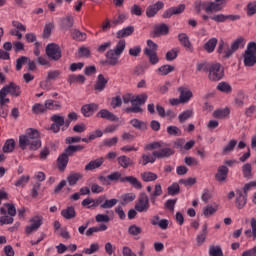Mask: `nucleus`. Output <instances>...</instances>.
<instances>
[{"label": "nucleus", "instance_id": "obj_1", "mask_svg": "<svg viewBox=\"0 0 256 256\" xmlns=\"http://www.w3.org/2000/svg\"><path fill=\"white\" fill-rule=\"evenodd\" d=\"M19 147L25 151V149H30V151H37L41 147V136L39 131L29 128L26 130L24 135L19 137Z\"/></svg>", "mask_w": 256, "mask_h": 256}, {"label": "nucleus", "instance_id": "obj_2", "mask_svg": "<svg viewBox=\"0 0 256 256\" xmlns=\"http://www.w3.org/2000/svg\"><path fill=\"white\" fill-rule=\"evenodd\" d=\"M147 98H148V96L145 93L137 95V96H133L131 94H125L123 96V102L132 104V107L127 108L128 112L142 113L143 109H141V105H144V103L147 101Z\"/></svg>", "mask_w": 256, "mask_h": 256}, {"label": "nucleus", "instance_id": "obj_3", "mask_svg": "<svg viewBox=\"0 0 256 256\" xmlns=\"http://www.w3.org/2000/svg\"><path fill=\"white\" fill-rule=\"evenodd\" d=\"M153 149H160L153 152L156 159H165V157H171L173 155V149L165 147L161 142H153L144 146V151H153Z\"/></svg>", "mask_w": 256, "mask_h": 256}, {"label": "nucleus", "instance_id": "obj_4", "mask_svg": "<svg viewBox=\"0 0 256 256\" xmlns=\"http://www.w3.org/2000/svg\"><path fill=\"white\" fill-rule=\"evenodd\" d=\"M126 45L127 43L125 42V40H119L115 48L110 49L106 53L108 65L115 66L117 65V63H119V57H121V54L123 53V51H125Z\"/></svg>", "mask_w": 256, "mask_h": 256}, {"label": "nucleus", "instance_id": "obj_5", "mask_svg": "<svg viewBox=\"0 0 256 256\" xmlns=\"http://www.w3.org/2000/svg\"><path fill=\"white\" fill-rule=\"evenodd\" d=\"M0 214L3 215L0 217V225H11L13 224V217L17 215V209L13 203H6L5 207L0 208Z\"/></svg>", "mask_w": 256, "mask_h": 256}, {"label": "nucleus", "instance_id": "obj_6", "mask_svg": "<svg viewBox=\"0 0 256 256\" xmlns=\"http://www.w3.org/2000/svg\"><path fill=\"white\" fill-rule=\"evenodd\" d=\"M227 5V0H215V2H202L197 6L198 13H201V10L206 13H217L223 11V8Z\"/></svg>", "mask_w": 256, "mask_h": 256}, {"label": "nucleus", "instance_id": "obj_7", "mask_svg": "<svg viewBox=\"0 0 256 256\" xmlns=\"http://www.w3.org/2000/svg\"><path fill=\"white\" fill-rule=\"evenodd\" d=\"M223 77H225V67L219 62H212L208 70L209 81L217 83V81H221Z\"/></svg>", "mask_w": 256, "mask_h": 256}, {"label": "nucleus", "instance_id": "obj_8", "mask_svg": "<svg viewBox=\"0 0 256 256\" xmlns=\"http://www.w3.org/2000/svg\"><path fill=\"white\" fill-rule=\"evenodd\" d=\"M7 95H12V97H19L21 95V87L17 86L15 83H10L4 86L0 90V98L3 103H9V98Z\"/></svg>", "mask_w": 256, "mask_h": 256}, {"label": "nucleus", "instance_id": "obj_9", "mask_svg": "<svg viewBox=\"0 0 256 256\" xmlns=\"http://www.w3.org/2000/svg\"><path fill=\"white\" fill-rule=\"evenodd\" d=\"M51 121L53 124L51 125L50 129L53 133H59V131H65V129L69 128V121H65V117L59 114H54L51 116Z\"/></svg>", "mask_w": 256, "mask_h": 256}, {"label": "nucleus", "instance_id": "obj_10", "mask_svg": "<svg viewBox=\"0 0 256 256\" xmlns=\"http://www.w3.org/2000/svg\"><path fill=\"white\" fill-rule=\"evenodd\" d=\"M256 63V43L250 42L244 53V65L246 67H253Z\"/></svg>", "mask_w": 256, "mask_h": 256}, {"label": "nucleus", "instance_id": "obj_11", "mask_svg": "<svg viewBox=\"0 0 256 256\" xmlns=\"http://www.w3.org/2000/svg\"><path fill=\"white\" fill-rule=\"evenodd\" d=\"M149 207H151L149 204V196L145 193H141L135 203V210L138 211V213H147Z\"/></svg>", "mask_w": 256, "mask_h": 256}, {"label": "nucleus", "instance_id": "obj_12", "mask_svg": "<svg viewBox=\"0 0 256 256\" xmlns=\"http://www.w3.org/2000/svg\"><path fill=\"white\" fill-rule=\"evenodd\" d=\"M46 55L52 61H59L61 58V48L55 43L48 44L46 47Z\"/></svg>", "mask_w": 256, "mask_h": 256}, {"label": "nucleus", "instance_id": "obj_13", "mask_svg": "<svg viewBox=\"0 0 256 256\" xmlns=\"http://www.w3.org/2000/svg\"><path fill=\"white\" fill-rule=\"evenodd\" d=\"M229 175V168L225 165H221L218 167L217 172L215 174V179L218 183H225L227 181V177Z\"/></svg>", "mask_w": 256, "mask_h": 256}, {"label": "nucleus", "instance_id": "obj_14", "mask_svg": "<svg viewBox=\"0 0 256 256\" xmlns=\"http://www.w3.org/2000/svg\"><path fill=\"white\" fill-rule=\"evenodd\" d=\"M121 183H129L134 187V189H137L138 191H141L143 189V184L139 179H137L134 176H126L120 179Z\"/></svg>", "mask_w": 256, "mask_h": 256}, {"label": "nucleus", "instance_id": "obj_15", "mask_svg": "<svg viewBox=\"0 0 256 256\" xmlns=\"http://www.w3.org/2000/svg\"><path fill=\"white\" fill-rule=\"evenodd\" d=\"M163 7H165V3L161 1H158L155 4L148 6L146 9L147 17H155V14L159 13V11L163 9Z\"/></svg>", "mask_w": 256, "mask_h": 256}, {"label": "nucleus", "instance_id": "obj_16", "mask_svg": "<svg viewBox=\"0 0 256 256\" xmlns=\"http://www.w3.org/2000/svg\"><path fill=\"white\" fill-rule=\"evenodd\" d=\"M236 195V207L243 209L247 205V194H244L242 190H236Z\"/></svg>", "mask_w": 256, "mask_h": 256}, {"label": "nucleus", "instance_id": "obj_17", "mask_svg": "<svg viewBox=\"0 0 256 256\" xmlns=\"http://www.w3.org/2000/svg\"><path fill=\"white\" fill-rule=\"evenodd\" d=\"M97 109H99V105L91 103L82 106L81 111L84 117H92L93 113H95Z\"/></svg>", "mask_w": 256, "mask_h": 256}, {"label": "nucleus", "instance_id": "obj_18", "mask_svg": "<svg viewBox=\"0 0 256 256\" xmlns=\"http://www.w3.org/2000/svg\"><path fill=\"white\" fill-rule=\"evenodd\" d=\"M178 39L186 49V51H189L190 53H193V45H191V41H189V36L185 33H181L178 35Z\"/></svg>", "mask_w": 256, "mask_h": 256}, {"label": "nucleus", "instance_id": "obj_19", "mask_svg": "<svg viewBox=\"0 0 256 256\" xmlns=\"http://www.w3.org/2000/svg\"><path fill=\"white\" fill-rule=\"evenodd\" d=\"M97 117L100 119H106L107 121H119V118L107 109H102L97 113Z\"/></svg>", "mask_w": 256, "mask_h": 256}, {"label": "nucleus", "instance_id": "obj_20", "mask_svg": "<svg viewBox=\"0 0 256 256\" xmlns=\"http://www.w3.org/2000/svg\"><path fill=\"white\" fill-rule=\"evenodd\" d=\"M103 163H105V159L103 157L92 160L85 166V171H93L94 169H99Z\"/></svg>", "mask_w": 256, "mask_h": 256}, {"label": "nucleus", "instance_id": "obj_21", "mask_svg": "<svg viewBox=\"0 0 256 256\" xmlns=\"http://www.w3.org/2000/svg\"><path fill=\"white\" fill-rule=\"evenodd\" d=\"M108 81L109 80L107 78H105V76H103V74L98 75L96 83L94 85L95 91H103V89H105Z\"/></svg>", "mask_w": 256, "mask_h": 256}, {"label": "nucleus", "instance_id": "obj_22", "mask_svg": "<svg viewBox=\"0 0 256 256\" xmlns=\"http://www.w3.org/2000/svg\"><path fill=\"white\" fill-rule=\"evenodd\" d=\"M59 171H65L67 168V163H69V154L66 152L60 155L57 159Z\"/></svg>", "mask_w": 256, "mask_h": 256}, {"label": "nucleus", "instance_id": "obj_23", "mask_svg": "<svg viewBox=\"0 0 256 256\" xmlns=\"http://www.w3.org/2000/svg\"><path fill=\"white\" fill-rule=\"evenodd\" d=\"M134 32H135V27L127 26L126 28L119 30L116 33V37H117V39H123L125 37H129V36L133 35Z\"/></svg>", "mask_w": 256, "mask_h": 256}, {"label": "nucleus", "instance_id": "obj_24", "mask_svg": "<svg viewBox=\"0 0 256 256\" xmlns=\"http://www.w3.org/2000/svg\"><path fill=\"white\" fill-rule=\"evenodd\" d=\"M108 227L106 224H100L99 226H93L86 230V237H92L94 233H99L101 231H107Z\"/></svg>", "mask_w": 256, "mask_h": 256}, {"label": "nucleus", "instance_id": "obj_25", "mask_svg": "<svg viewBox=\"0 0 256 256\" xmlns=\"http://www.w3.org/2000/svg\"><path fill=\"white\" fill-rule=\"evenodd\" d=\"M179 91L181 103H189L191 97H193V92L187 88H180Z\"/></svg>", "mask_w": 256, "mask_h": 256}, {"label": "nucleus", "instance_id": "obj_26", "mask_svg": "<svg viewBox=\"0 0 256 256\" xmlns=\"http://www.w3.org/2000/svg\"><path fill=\"white\" fill-rule=\"evenodd\" d=\"M46 111H61V102L55 100H46Z\"/></svg>", "mask_w": 256, "mask_h": 256}, {"label": "nucleus", "instance_id": "obj_27", "mask_svg": "<svg viewBox=\"0 0 256 256\" xmlns=\"http://www.w3.org/2000/svg\"><path fill=\"white\" fill-rule=\"evenodd\" d=\"M62 217L64 219H75L77 217V213L75 212V207L69 206L61 211Z\"/></svg>", "mask_w": 256, "mask_h": 256}, {"label": "nucleus", "instance_id": "obj_28", "mask_svg": "<svg viewBox=\"0 0 256 256\" xmlns=\"http://www.w3.org/2000/svg\"><path fill=\"white\" fill-rule=\"evenodd\" d=\"M169 33V26L166 24H160L155 26L154 35L155 37H161V35H167Z\"/></svg>", "mask_w": 256, "mask_h": 256}, {"label": "nucleus", "instance_id": "obj_29", "mask_svg": "<svg viewBox=\"0 0 256 256\" xmlns=\"http://www.w3.org/2000/svg\"><path fill=\"white\" fill-rule=\"evenodd\" d=\"M156 159L157 158L155 157V155H153V153L152 154H142V157L139 160V164L143 165V166L149 165V163H155Z\"/></svg>", "mask_w": 256, "mask_h": 256}, {"label": "nucleus", "instance_id": "obj_30", "mask_svg": "<svg viewBox=\"0 0 256 256\" xmlns=\"http://www.w3.org/2000/svg\"><path fill=\"white\" fill-rule=\"evenodd\" d=\"M130 125H132L134 129H138V131H145V129H147V123L137 118L130 120Z\"/></svg>", "mask_w": 256, "mask_h": 256}, {"label": "nucleus", "instance_id": "obj_31", "mask_svg": "<svg viewBox=\"0 0 256 256\" xmlns=\"http://www.w3.org/2000/svg\"><path fill=\"white\" fill-rule=\"evenodd\" d=\"M245 43H247V41L245 40V38L243 37H239L236 40H234L231 44V48L233 49V51H237L239 49H243V47H245Z\"/></svg>", "mask_w": 256, "mask_h": 256}, {"label": "nucleus", "instance_id": "obj_32", "mask_svg": "<svg viewBox=\"0 0 256 256\" xmlns=\"http://www.w3.org/2000/svg\"><path fill=\"white\" fill-rule=\"evenodd\" d=\"M62 27H64L65 29H71V27H73V23H75V18L73 17V15L68 14L66 15V17L62 18Z\"/></svg>", "mask_w": 256, "mask_h": 256}, {"label": "nucleus", "instance_id": "obj_33", "mask_svg": "<svg viewBox=\"0 0 256 256\" xmlns=\"http://www.w3.org/2000/svg\"><path fill=\"white\" fill-rule=\"evenodd\" d=\"M173 71H175V66L169 64L163 65L157 69V73L162 76L169 75V73H173Z\"/></svg>", "mask_w": 256, "mask_h": 256}, {"label": "nucleus", "instance_id": "obj_34", "mask_svg": "<svg viewBox=\"0 0 256 256\" xmlns=\"http://www.w3.org/2000/svg\"><path fill=\"white\" fill-rule=\"evenodd\" d=\"M72 39H75V41H86L87 40V34L85 32H81L77 29H74L71 31Z\"/></svg>", "mask_w": 256, "mask_h": 256}, {"label": "nucleus", "instance_id": "obj_35", "mask_svg": "<svg viewBox=\"0 0 256 256\" xmlns=\"http://www.w3.org/2000/svg\"><path fill=\"white\" fill-rule=\"evenodd\" d=\"M82 178H83V174L82 173L72 172L67 177V181H68L69 185L73 186V185H77V181H79V179H82Z\"/></svg>", "mask_w": 256, "mask_h": 256}, {"label": "nucleus", "instance_id": "obj_36", "mask_svg": "<svg viewBox=\"0 0 256 256\" xmlns=\"http://www.w3.org/2000/svg\"><path fill=\"white\" fill-rule=\"evenodd\" d=\"M217 38H211L205 45L204 49L207 53H213L215 51V47H217Z\"/></svg>", "mask_w": 256, "mask_h": 256}, {"label": "nucleus", "instance_id": "obj_37", "mask_svg": "<svg viewBox=\"0 0 256 256\" xmlns=\"http://www.w3.org/2000/svg\"><path fill=\"white\" fill-rule=\"evenodd\" d=\"M207 239V223L202 226V233L198 234L196 241L199 245H203L204 241Z\"/></svg>", "mask_w": 256, "mask_h": 256}, {"label": "nucleus", "instance_id": "obj_38", "mask_svg": "<svg viewBox=\"0 0 256 256\" xmlns=\"http://www.w3.org/2000/svg\"><path fill=\"white\" fill-rule=\"evenodd\" d=\"M157 174L153 172H144L141 174L142 181H145V183H149L151 181H157Z\"/></svg>", "mask_w": 256, "mask_h": 256}, {"label": "nucleus", "instance_id": "obj_39", "mask_svg": "<svg viewBox=\"0 0 256 256\" xmlns=\"http://www.w3.org/2000/svg\"><path fill=\"white\" fill-rule=\"evenodd\" d=\"M118 163L121 167L127 169V167H131V165H133V160L127 156H120L118 158Z\"/></svg>", "mask_w": 256, "mask_h": 256}, {"label": "nucleus", "instance_id": "obj_40", "mask_svg": "<svg viewBox=\"0 0 256 256\" xmlns=\"http://www.w3.org/2000/svg\"><path fill=\"white\" fill-rule=\"evenodd\" d=\"M32 111L36 115H40V113H47V106L46 103L41 104V103H36L32 106Z\"/></svg>", "mask_w": 256, "mask_h": 256}, {"label": "nucleus", "instance_id": "obj_41", "mask_svg": "<svg viewBox=\"0 0 256 256\" xmlns=\"http://www.w3.org/2000/svg\"><path fill=\"white\" fill-rule=\"evenodd\" d=\"M145 55L149 57V61L151 65H157L159 63V57L157 56V52H153L151 50H144Z\"/></svg>", "mask_w": 256, "mask_h": 256}, {"label": "nucleus", "instance_id": "obj_42", "mask_svg": "<svg viewBox=\"0 0 256 256\" xmlns=\"http://www.w3.org/2000/svg\"><path fill=\"white\" fill-rule=\"evenodd\" d=\"M68 83H70V85H73V83H85V76L83 75H69L68 76Z\"/></svg>", "mask_w": 256, "mask_h": 256}, {"label": "nucleus", "instance_id": "obj_43", "mask_svg": "<svg viewBox=\"0 0 256 256\" xmlns=\"http://www.w3.org/2000/svg\"><path fill=\"white\" fill-rule=\"evenodd\" d=\"M236 146L237 140H230L222 150L223 155H229V153H231V151H233Z\"/></svg>", "mask_w": 256, "mask_h": 256}, {"label": "nucleus", "instance_id": "obj_44", "mask_svg": "<svg viewBox=\"0 0 256 256\" xmlns=\"http://www.w3.org/2000/svg\"><path fill=\"white\" fill-rule=\"evenodd\" d=\"M218 209L219 207L217 205L215 206L208 205L204 208L203 214L205 217H211V215H215V213H217Z\"/></svg>", "mask_w": 256, "mask_h": 256}, {"label": "nucleus", "instance_id": "obj_45", "mask_svg": "<svg viewBox=\"0 0 256 256\" xmlns=\"http://www.w3.org/2000/svg\"><path fill=\"white\" fill-rule=\"evenodd\" d=\"M99 251V243H92L89 248H84L82 253L85 255H93Z\"/></svg>", "mask_w": 256, "mask_h": 256}, {"label": "nucleus", "instance_id": "obj_46", "mask_svg": "<svg viewBox=\"0 0 256 256\" xmlns=\"http://www.w3.org/2000/svg\"><path fill=\"white\" fill-rule=\"evenodd\" d=\"M191 117H193V110H185L178 116V119L181 123H185V121L191 119Z\"/></svg>", "mask_w": 256, "mask_h": 256}, {"label": "nucleus", "instance_id": "obj_47", "mask_svg": "<svg viewBox=\"0 0 256 256\" xmlns=\"http://www.w3.org/2000/svg\"><path fill=\"white\" fill-rule=\"evenodd\" d=\"M15 149V140H7L3 146L4 153H11Z\"/></svg>", "mask_w": 256, "mask_h": 256}, {"label": "nucleus", "instance_id": "obj_48", "mask_svg": "<svg viewBox=\"0 0 256 256\" xmlns=\"http://www.w3.org/2000/svg\"><path fill=\"white\" fill-rule=\"evenodd\" d=\"M209 255L210 256H224L221 246H210L209 247Z\"/></svg>", "mask_w": 256, "mask_h": 256}, {"label": "nucleus", "instance_id": "obj_49", "mask_svg": "<svg viewBox=\"0 0 256 256\" xmlns=\"http://www.w3.org/2000/svg\"><path fill=\"white\" fill-rule=\"evenodd\" d=\"M61 76V70H50L47 73V81H56Z\"/></svg>", "mask_w": 256, "mask_h": 256}, {"label": "nucleus", "instance_id": "obj_50", "mask_svg": "<svg viewBox=\"0 0 256 256\" xmlns=\"http://www.w3.org/2000/svg\"><path fill=\"white\" fill-rule=\"evenodd\" d=\"M217 89H218V91H221L222 93H231V91H232L231 85H229V83H227V82H220L217 85Z\"/></svg>", "mask_w": 256, "mask_h": 256}, {"label": "nucleus", "instance_id": "obj_51", "mask_svg": "<svg viewBox=\"0 0 256 256\" xmlns=\"http://www.w3.org/2000/svg\"><path fill=\"white\" fill-rule=\"evenodd\" d=\"M179 55V48H174L166 53V61H175V58Z\"/></svg>", "mask_w": 256, "mask_h": 256}, {"label": "nucleus", "instance_id": "obj_52", "mask_svg": "<svg viewBox=\"0 0 256 256\" xmlns=\"http://www.w3.org/2000/svg\"><path fill=\"white\" fill-rule=\"evenodd\" d=\"M30 222L32 227H34L35 229H39V227L43 225V217L35 216L30 220Z\"/></svg>", "mask_w": 256, "mask_h": 256}, {"label": "nucleus", "instance_id": "obj_53", "mask_svg": "<svg viewBox=\"0 0 256 256\" xmlns=\"http://www.w3.org/2000/svg\"><path fill=\"white\" fill-rule=\"evenodd\" d=\"M125 21H127V15L119 14L118 17L112 20V25L117 27V25H121L122 23H125Z\"/></svg>", "mask_w": 256, "mask_h": 256}, {"label": "nucleus", "instance_id": "obj_54", "mask_svg": "<svg viewBox=\"0 0 256 256\" xmlns=\"http://www.w3.org/2000/svg\"><path fill=\"white\" fill-rule=\"evenodd\" d=\"M229 115V109H224V110H216L213 112V117L216 119H225Z\"/></svg>", "mask_w": 256, "mask_h": 256}, {"label": "nucleus", "instance_id": "obj_55", "mask_svg": "<svg viewBox=\"0 0 256 256\" xmlns=\"http://www.w3.org/2000/svg\"><path fill=\"white\" fill-rule=\"evenodd\" d=\"M137 198V196L135 195V193H126L124 195H122V203H124L125 205H127V203H131L133 201H135V199Z\"/></svg>", "mask_w": 256, "mask_h": 256}, {"label": "nucleus", "instance_id": "obj_56", "mask_svg": "<svg viewBox=\"0 0 256 256\" xmlns=\"http://www.w3.org/2000/svg\"><path fill=\"white\" fill-rule=\"evenodd\" d=\"M117 203H119V200L110 199V200H106L100 207L101 209H111L112 207H115Z\"/></svg>", "mask_w": 256, "mask_h": 256}, {"label": "nucleus", "instance_id": "obj_57", "mask_svg": "<svg viewBox=\"0 0 256 256\" xmlns=\"http://www.w3.org/2000/svg\"><path fill=\"white\" fill-rule=\"evenodd\" d=\"M211 67V63H207V62H200L196 65V70L201 72H207L209 73V69Z\"/></svg>", "mask_w": 256, "mask_h": 256}, {"label": "nucleus", "instance_id": "obj_58", "mask_svg": "<svg viewBox=\"0 0 256 256\" xmlns=\"http://www.w3.org/2000/svg\"><path fill=\"white\" fill-rule=\"evenodd\" d=\"M1 99L2 98H0V117L5 118L7 115H9V109H7V106H5L9 102H3Z\"/></svg>", "mask_w": 256, "mask_h": 256}, {"label": "nucleus", "instance_id": "obj_59", "mask_svg": "<svg viewBox=\"0 0 256 256\" xmlns=\"http://www.w3.org/2000/svg\"><path fill=\"white\" fill-rule=\"evenodd\" d=\"M83 149H85V147L81 145H76V146L70 145L65 151L68 155H73V153H77V151H83Z\"/></svg>", "mask_w": 256, "mask_h": 256}, {"label": "nucleus", "instance_id": "obj_60", "mask_svg": "<svg viewBox=\"0 0 256 256\" xmlns=\"http://www.w3.org/2000/svg\"><path fill=\"white\" fill-rule=\"evenodd\" d=\"M96 223H109L111 218L107 214H98L95 216Z\"/></svg>", "mask_w": 256, "mask_h": 256}, {"label": "nucleus", "instance_id": "obj_61", "mask_svg": "<svg viewBox=\"0 0 256 256\" xmlns=\"http://www.w3.org/2000/svg\"><path fill=\"white\" fill-rule=\"evenodd\" d=\"M167 133L168 135L179 137V135H181V129H179L177 126H169L167 128Z\"/></svg>", "mask_w": 256, "mask_h": 256}, {"label": "nucleus", "instance_id": "obj_62", "mask_svg": "<svg viewBox=\"0 0 256 256\" xmlns=\"http://www.w3.org/2000/svg\"><path fill=\"white\" fill-rule=\"evenodd\" d=\"M168 195H178L180 188H179V184L178 183H173L172 185H170L168 187Z\"/></svg>", "mask_w": 256, "mask_h": 256}, {"label": "nucleus", "instance_id": "obj_63", "mask_svg": "<svg viewBox=\"0 0 256 256\" xmlns=\"http://www.w3.org/2000/svg\"><path fill=\"white\" fill-rule=\"evenodd\" d=\"M141 232H142L141 227H139L137 225H131L128 228L129 235L137 236V235H141Z\"/></svg>", "mask_w": 256, "mask_h": 256}, {"label": "nucleus", "instance_id": "obj_64", "mask_svg": "<svg viewBox=\"0 0 256 256\" xmlns=\"http://www.w3.org/2000/svg\"><path fill=\"white\" fill-rule=\"evenodd\" d=\"M256 13V2H250L247 5V15L249 17L255 15Z\"/></svg>", "mask_w": 256, "mask_h": 256}]
</instances>
